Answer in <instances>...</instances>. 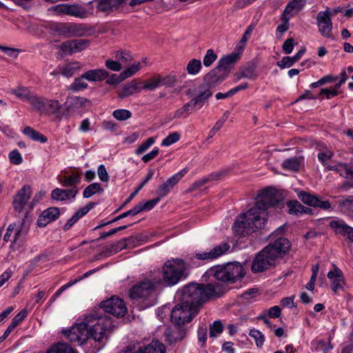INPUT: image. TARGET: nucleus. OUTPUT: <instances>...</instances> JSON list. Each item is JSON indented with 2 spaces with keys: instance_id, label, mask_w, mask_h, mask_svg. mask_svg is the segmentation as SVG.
I'll list each match as a JSON object with an SVG mask.
<instances>
[{
  "instance_id": "obj_56",
  "label": "nucleus",
  "mask_w": 353,
  "mask_h": 353,
  "mask_svg": "<svg viewBox=\"0 0 353 353\" xmlns=\"http://www.w3.org/2000/svg\"><path fill=\"white\" fill-rule=\"evenodd\" d=\"M129 239H123L121 241H117L112 245V250L114 252H118L121 251L123 249L127 248L128 247V241H129Z\"/></svg>"
},
{
  "instance_id": "obj_58",
  "label": "nucleus",
  "mask_w": 353,
  "mask_h": 353,
  "mask_svg": "<svg viewBox=\"0 0 353 353\" xmlns=\"http://www.w3.org/2000/svg\"><path fill=\"white\" fill-rule=\"evenodd\" d=\"M172 310L168 305H163L158 309L157 316L161 320L163 321L165 318L170 316Z\"/></svg>"
},
{
  "instance_id": "obj_14",
  "label": "nucleus",
  "mask_w": 353,
  "mask_h": 353,
  "mask_svg": "<svg viewBox=\"0 0 353 353\" xmlns=\"http://www.w3.org/2000/svg\"><path fill=\"white\" fill-rule=\"evenodd\" d=\"M298 198L305 204L314 208H319L323 210H332V205L329 201H322L314 194L305 191L297 192Z\"/></svg>"
},
{
  "instance_id": "obj_44",
  "label": "nucleus",
  "mask_w": 353,
  "mask_h": 353,
  "mask_svg": "<svg viewBox=\"0 0 353 353\" xmlns=\"http://www.w3.org/2000/svg\"><path fill=\"white\" fill-rule=\"evenodd\" d=\"M72 103L77 108H86L91 107L92 105V103L90 99L82 97H72Z\"/></svg>"
},
{
  "instance_id": "obj_25",
  "label": "nucleus",
  "mask_w": 353,
  "mask_h": 353,
  "mask_svg": "<svg viewBox=\"0 0 353 353\" xmlns=\"http://www.w3.org/2000/svg\"><path fill=\"white\" fill-rule=\"evenodd\" d=\"M108 72L104 69L90 70L81 74V78L90 81H102L108 77Z\"/></svg>"
},
{
  "instance_id": "obj_32",
  "label": "nucleus",
  "mask_w": 353,
  "mask_h": 353,
  "mask_svg": "<svg viewBox=\"0 0 353 353\" xmlns=\"http://www.w3.org/2000/svg\"><path fill=\"white\" fill-rule=\"evenodd\" d=\"M205 90L200 92V94L195 98L191 99L193 106L196 109L201 108L207 102L208 99L212 95V92L210 89L204 88Z\"/></svg>"
},
{
  "instance_id": "obj_62",
  "label": "nucleus",
  "mask_w": 353,
  "mask_h": 353,
  "mask_svg": "<svg viewBox=\"0 0 353 353\" xmlns=\"http://www.w3.org/2000/svg\"><path fill=\"white\" fill-rule=\"evenodd\" d=\"M207 326L203 325L199 327L197 331L198 340L202 343V345L205 343L207 339Z\"/></svg>"
},
{
  "instance_id": "obj_6",
  "label": "nucleus",
  "mask_w": 353,
  "mask_h": 353,
  "mask_svg": "<svg viewBox=\"0 0 353 353\" xmlns=\"http://www.w3.org/2000/svg\"><path fill=\"white\" fill-rule=\"evenodd\" d=\"M154 292V277L150 274V277L144 278L129 290V297L133 301H141L143 303L148 301L145 306L150 307L153 303L149 299L152 296Z\"/></svg>"
},
{
  "instance_id": "obj_28",
  "label": "nucleus",
  "mask_w": 353,
  "mask_h": 353,
  "mask_svg": "<svg viewBox=\"0 0 353 353\" xmlns=\"http://www.w3.org/2000/svg\"><path fill=\"white\" fill-rule=\"evenodd\" d=\"M338 209L343 214L353 217V196L343 197L338 201Z\"/></svg>"
},
{
  "instance_id": "obj_54",
  "label": "nucleus",
  "mask_w": 353,
  "mask_h": 353,
  "mask_svg": "<svg viewBox=\"0 0 353 353\" xmlns=\"http://www.w3.org/2000/svg\"><path fill=\"white\" fill-rule=\"evenodd\" d=\"M217 56L212 49L207 50V52L203 58V65L206 67H210L216 59Z\"/></svg>"
},
{
  "instance_id": "obj_33",
  "label": "nucleus",
  "mask_w": 353,
  "mask_h": 353,
  "mask_svg": "<svg viewBox=\"0 0 353 353\" xmlns=\"http://www.w3.org/2000/svg\"><path fill=\"white\" fill-rule=\"evenodd\" d=\"M333 156L334 152L331 150L326 148L322 151H320L318 153L317 157L319 161L325 167V170H331L330 168H332L333 165H331L330 161Z\"/></svg>"
},
{
  "instance_id": "obj_7",
  "label": "nucleus",
  "mask_w": 353,
  "mask_h": 353,
  "mask_svg": "<svg viewBox=\"0 0 353 353\" xmlns=\"http://www.w3.org/2000/svg\"><path fill=\"white\" fill-rule=\"evenodd\" d=\"M51 29L57 35L63 37H88L93 32L89 25L75 23H54Z\"/></svg>"
},
{
  "instance_id": "obj_41",
  "label": "nucleus",
  "mask_w": 353,
  "mask_h": 353,
  "mask_svg": "<svg viewBox=\"0 0 353 353\" xmlns=\"http://www.w3.org/2000/svg\"><path fill=\"white\" fill-rule=\"evenodd\" d=\"M202 68L201 61L199 59H191L187 64L186 71L190 75H196Z\"/></svg>"
},
{
  "instance_id": "obj_31",
  "label": "nucleus",
  "mask_w": 353,
  "mask_h": 353,
  "mask_svg": "<svg viewBox=\"0 0 353 353\" xmlns=\"http://www.w3.org/2000/svg\"><path fill=\"white\" fill-rule=\"evenodd\" d=\"M57 179L63 187H77L80 183V175L78 174H72L70 175L58 176Z\"/></svg>"
},
{
  "instance_id": "obj_18",
  "label": "nucleus",
  "mask_w": 353,
  "mask_h": 353,
  "mask_svg": "<svg viewBox=\"0 0 353 353\" xmlns=\"http://www.w3.org/2000/svg\"><path fill=\"white\" fill-rule=\"evenodd\" d=\"M27 234L28 229L24 227V223H21L20 225L14 228L10 249L15 251L22 248L24 245Z\"/></svg>"
},
{
  "instance_id": "obj_19",
  "label": "nucleus",
  "mask_w": 353,
  "mask_h": 353,
  "mask_svg": "<svg viewBox=\"0 0 353 353\" xmlns=\"http://www.w3.org/2000/svg\"><path fill=\"white\" fill-rule=\"evenodd\" d=\"M187 172L188 168H185L178 173L172 176L165 183L161 185L158 188V194L160 195V196H165Z\"/></svg>"
},
{
  "instance_id": "obj_12",
  "label": "nucleus",
  "mask_w": 353,
  "mask_h": 353,
  "mask_svg": "<svg viewBox=\"0 0 353 353\" xmlns=\"http://www.w3.org/2000/svg\"><path fill=\"white\" fill-rule=\"evenodd\" d=\"M230 248V245L228 243L222 242L211 250L195 253V257L198 260L212 261L225 254Z\"/></svg>"
},
{
  "instance_id": "obj_45",
  "label": "nucleus",
  "mask_w": 353,
  "mask_h": 353,
  "mask_svg": "<svg viewBox=\"0 0 353 353\" xmlns=\"http://www.w3.org/2000/svg\"><path fill=\"white\" fill-rule=\"evenodd\" d=\"M305 5L303 0H292L289 2L285 8L284 12L290 13L291 12H297L300 10Z\"/></svg>"
},
{
  "instance_id": "obj_60",
  "label": "nucleus",
  "mask_w": 353,
  "mask_h": 353,
  "mask_svg": "<svg viewBox=\"0 0 353 353\" xmlns=\"http://www.w3.org/2000/svg\"><path fill=\"white\" fill-rule=\"evenodd\" d=\"M9 159L10 162L15 165L20 164L23 161L21 155L17 150H14L10 152Z\"/></svg>"
},
{
  "instance_id": "obj_8",
  "label": "nucleus",
  "mask_w": 353,
  "mask_h": 353,
  "mask_svg": "<svg viewBox=\"0 0 353 353\" xmlns=\"http://www.w3.org/2000/svg\"><path fill=\"white\" fill-rule=\"evenodd\" d=\"M214 278L223 282H234L244 275L243 268L238 262L229 263L223 266H219L211 270Z\"/></svg>"
},
{
  "instance_id": "obj_59",
  "label": "nucleus",
  "mask_w": 353,
  "mask_h": 353,
  "mask_svg": "<svg viewBox=\"0 0 353 353\" xmlns=\"http://www.w3.org/2000/svg\"><path fill=\"white\" fill-rule=\"evenodd\" d=\"M97 174L99 179L103 182H108L110 180L109 174L104 165L101 164L98 167Z\"/></svg>"
},
{
  "instance_id": "obj_11",
  "label": "nucleus",
  "mask_w": 353,
  "mask_h": 353,
  "mask_svg": "<svg viewBox=\"0 0 353 353\" xmlns=\"http://www.w3.org/2000/svg\"><path fill=\"white\" fill-rule=\"evenodd\" d=\"M154 88V83H143L134 79L122 87L119 92V97L126 98L137 92H140L142 90H153Z\"/></svg>"
},
{
  "instance_id": "obj_24",
  "label": "nucleus",
  "mask_w": 353,
  "mask_h": 353,
  "mask_svg": "<svg viewBox=\"0 0 353 353\" xmlns=\"http://www.w3.org/2000/svg\"><path fill=\"white\" fill-rule=\"evenodd\" d=\"M165 341L170 344L173 345L183 340L185 336V330L180 327L171 330L170 328H166L164 332Z\"/></svg>"
},
{
  "instance_id": "obj_29",
  "label": "nucleus",
  "mask_w": 353,
  "mask_h": 353,
  "mask_svg": "<svg viewBox=\"0 0 353 353\" xmlns=\"http://www.w3.org/2000/svg\"><path fill=\"white\" fill-rule=\"evenodd\" d=\"M28 103L34 110L40 114L46 113V105L47 104V99L32 94Z\"/></svg>"
},
{
  "instance_id": "obj_46",
  "label": "nucleus",
  "mask_w": 353,
  "mask_h": 353,
  "mask_svg": "<svg viewBox=\"0 0 353 353\" xmlns=\"http://www.w3.org/2000/svg\"><path fill=\"white\" fill-rule=\"evenodd\" d=\"M61 108V105L57 100L47 99V104L46 105V114H56L59 112Z\"/></svg>"
},
{
  "instance_id": "obj_1",
  "label": "nucleus",
  "mask_w": 353,
  "mask_h": 353,
  "mask_svg": "<svg viewBox=\"0 0 353 353\" xmlns=\"http://www.w3.org/2000/svg\"><path fill=\"white\" fill-rule=\"evenodd\" d=\"M225 288L219 283L208 284L191 283L176 293L181 303L172 309L170 321L176 325L189 323L197 314L199 307L212 298L221 296Z\"/></svg>"
},
{
  "instance_id": "obj_2",
  "label": "nucleus",
  "mask_w": 353,
  "mask_h": 353,
  "mask_svg": "<svg viewBox=\"0 0 353 353\" xmlns=\"http://www.w3.org/2000/svg\"><path fill=\"white\" fill-rule=\"evenodd\" d=\"M278 203V195L272 188L262 190L258 194L254 206L236 219L232 226L235 234L243 236L262 229L268 220L267 210Z\"/></svg>"
},
{
  "instance_id": "obj_4",
  "label": "nucleus",
  "mask_w": 353,
  "mask_h": 353,
  "mask_svg": "<svg viewBox=\"0 0 353 353\" xmlns=\"http://www.w3.org/2000/svg\"><path fill=\"white\" fill-rule=\"evenodd\" d=\"M83 323L88 324V344L92 345V341H94L95 345L93 353H96L103 348L108 335L112 330L114 325L111 319L106 315L90 314L85 317Z\"/></svg>"
},
{
  "instance_id": "obj_40",
  "label": "nucleus",
  "mask_w": 353,
  "mask_h": 353,
  "mask_svg": "<svg viewBox=\"0 0 353 353\" xmlns=\"http://www.w3.org/2000/svg\"><path fill=\"white\" fill-rule=\"evenodd\" d=\"M301 165V160L299 158L294 157L285 159L282 163V168L284 170L296 172L299 170Z\"/></svg>"
},
{
  "instance_id": "obj_9",
  "label": "nucleus",
  "mask_w": 353,
  "mask_h": 353,
  "mask_svg": "<svg viewBox=\"0 0 353 353\" xmlns=\"http://www.w3.org/2000/svg\"><path fill=\"white\" fill-rule=\"evenodd\" d=\"M68 339L79 345H88V324L83 321L77 323L71 329L64 332Z\"/></svg>"
},
{
  "instance_id": "obj_47",
  "label": "nucleus",
  "mask_w": 353,
  "mask_h": 353,
  "mask_svg": "<svg viewBox=\"0 0 353 353\" xmlns=\"http://www.w3.org/2000/svg\"><path fill=\"white\" fill-rule=\"evenodd\" d=\"M223 325L220 320L214 321L210 325V336L216 337V336L223 332Z\"/></svg>"
},
{
  "instance_id": "obj_64",
  "label": "nucleus",
  "mask_w": 353,
  "mask_h": 353,
  "mask_svg": "<svg viewBox=\"0 0 353 353\" xmlns=\"http://www.w3.org/2000/svg\"><path fill=\"white\" fill-rule=\"evenodd\" d=\"M114 8L113 6L109 4L108 0H101L98 3L97 9L99 11L103 12H109Z\"/></svg>"
},
{
  "instance_id": "obj_42",
  "label": "nucleus",
  "mask_w": 353,
  "mask_h": 353,
  "mask_svg": "<svg viewBox=\"0 0 353 353\" xmlns=\"http://www.w3.org/2000/svg\"><path fill=\"white\" fill-rule=\"evenodd\" d=\"M103 192V190L101 188L100 184L98 183H93L85 188L83 192V196L84 198H90L97 192Z\"/></svg>"
},
{
  "instance_id": "obj_26",
  "label": "nucleus",
  "mask_w": 353,
  "mask_h": 353,
  "mask_svg": "<svg viewBox=\"0 0 353 353\" xmlns=\"http://www.w3.org/2000/svg\"><path fill=\"white\" fill-rule=\"evenodd\" d=\"M330 168L343 178L353 179V163H337Z\"/></svg>"
},
{
  "instance_id": "obj_51",
  "label": "nucleus",
  "mask_w": 353,
  "mask_h": 353,
  "mask_svg": "<svg viewBox=\"0 0 353 353\" xmlns=\"http://www.w3.org/2000/svg\"><path fill=\"white\" fill-rule=\"evenodd\" d=\"M84 78H77L70 85V89L73 92H79L88 88L87 83L83 81Z\"/></svg>"
},
{
  "instance_id": "obj_50",
  "label": "nucleus",
  "mask_w": 353,
  "mask_h": 353,
  "mask_svg": "<svg viewBox=\"0 0 353 353\" xmlns=\"http://www.w3.org/2000/svg\"><path fill=\"white\" fill-rule=\"evenodd\" d=\"M112 116L118 121H125L132 117L130 110L125 109H117L112 112Z\"/></svg>"
},
{
  "instance_id": "obj_39",
  "label": "nucleus",
  "mask_w": 353,
  "mask_h": 353,
  "mask_svg": "<svg viewBox=\"0 0 353 353\" xmlns=\"http://www.w3.org/2000/svg\"><path fill=\"white\" fill-rule=\"evenodd\" d=\"M47 353H77L68 344L64 343H57L51 347Z\"/></svg>"
},
{
  "instance_id": "obj_49",
  "label": "nucleus",
  "mask_w": 353,
  "mask_h": 353,
  "mask_svg": "<svg viewBox=\"0 0 353 353\" xmlns=\"http://www.w3.org/2000/svg\"><path fill=\"white\" fill-rule=\"evenodd\" d=\"M140 69V63L136 62L132 64L130 67L125 69L122 72H121V79H125L128 77H130L133 74H134L139 70Z\"/></svg>"
},
{
  "instance_id": "obj_22",
  "label": "nucleus",
  "mask_w": 353,
  "mask_h": 353,
  "mask_svg": "<svg viewBox=\"0 0 353 353\" xmlns=\"http://www.w3.org/2000/svg\"><path fill=\"white\" fill-rule=\"evenodd\" d=\"M60 214L59 208L51 207L43 211L37 219L39 227H45L49 223L56 220Z\"/></svg>"
},
{
  "instance_id": "obj_3",
  "label": "nucleus",
  "mask_w": 353,
  "mask_h": 353,
  "mask_svg": "<svg viewBox=\"0 0 353 353\" xmlns=\"http://www.w3.org/2000/svg\"><path fill=\"white\" fill-rule=\"evenodd\" d=\"M290 245L289 240L282 236L270 243L256 254L251 266L252 272H263L275 266L278 261L288 252Z\"/></svg>"
},
{
  "instance_id": "obj_34",
  "label": "nucleus",
  "mask_w": 353,
  "mask_h": 353,
  "mask_svg": "<svg viewBox=\"0 0 353 353\" xmlns=\"http://www.w3.org/2000/svg\"><path fill=\"white\" fill-rule=\"evenodd\" d=\"M23 133L34 141L43 143L48 141V139L46 136L30 126H26L23 129Z\"/></svg>"
},
{
  "instance_id": "obj_38",
  "label": "nucleus",
  "mask_w": 353,
  "mask_h": 353,
  "mask_svg": "<svg viewBox=\"0 0 353 353\" xmlns=\"http://www.w3.org/2000/svg\"><path fill=\"white\" fill-rule=\"evenodd\" d=\"M10 94L14 95L18 99L22 101H30V98L32 97V94L30 90L26 87H18L10 90Z\"/></svg>"
},
{
  "instance_id": "obj_13",
  "label": "nucleus",
  "mask_w": 353,
  "mask_h": 353,
  "mask_svg": "<svg viewBox=\"0 0 353 353\" xmlns=\"http://www.w3.org/2000/svg\"><path fill=\"white\" fill-rule=\"evenodd\" d=\"M90 42L88 39L68 40L61 43L59 48L65 55H71L87 48Z\"/></svg>"
},
{
  "instance_id": "obj_15",
  "label": "nucleus",
  "mask_w": 353,
  "mask_h": 353,
  "mask_svg": "<svg viewBox=\"0 0 353 353\" xmlns=\"http://www.w3.org/2000/svg\"><path fill=\"white\" fill-rule=\"evenodd\" d=\"M228 76L220 69L215 67L210 72L206 74L203 78V88L211 89L221 83Z\"/></svg>"
},
{
  "instance_id": "obj_63",
  "label": "nucleus",
  "mask_w": 353,
  "mask_h": 353,
  "mask_svg": "<svg viewBox=\"0 0 353 353\" xmlns=\"http://www.w3.org/2000/svg\"><path fill=\"white\" fill-rule=\"evenodd\" d=\"M332 349V346L324 341H319L316 343V350L318 351H321L323 353H328Z\"/></svg>"
},
{
  "instance_id": "obj_37",
  "label": "nucleus",
  "mask_w": 353,
  "mask_h": 353,
  "mask_svg": "<svg viewBox=\"0 0 353 353\" xmlns=\"http://www.w3.org/2000/svg\"><path fill=\"white\" fill-rule=\"evenodd\" d=\"M61 73L63 76L69 78L71 77L76 71L80 69V63L79 62L70 63L63 67L59 68Z\"/></svg>"
},
{
  "instance_id": "obj_61",
  "label": "nucleus",
  "mask_w": 353,
  "mask_h": 353,
  "mask_svg": "<svg viewBox=\"0 0 353 353\" xmlns=\"http://www.w3.org/2000/svg\"><path fill=\"white\" fill-rule=\"evenodd\" d=\"M227 119V117H223L220 119L213 126V128L211 129L208 139L212 138L214 136V134L222 128L224 123L225 122Z\"/></svg>"
},
{
  "instance_id": "obj_52",
  "label": "nucleus",
  "mask_w": 353,
  "mask_h": 353,
  "mask_svg": "<svg viewBox=\"0 0 353 353\" xmlns=\"http://www.w3.org/2000/svg\"><path fill=\"white\" fill-rule=\"evenodd\" d=\"M116 59L121 64L127 65L132 59V55L125 51H118L116 54Z\"/></svg>"
},
{
  "instance_id": "obj_48",
  "label": "nucleus",
  "mask_w": 353,
  "mask_h": 353,
  "mask_svg": "<svg viewBox=\"0 0 353 353\" xmlns=\"http://www.w3.org/2000/svg\"><path fill=\"white\" fill-rule=\"evenodd\" d=\"M250 336L254 339L257 347H262L264 344L265 336L261 332L256 329H252L249 333Z\"/></svg>"
},
{
  "instance_id": "obj_55",
  "label": "nucleus",
  "mask_w": 353,
  "mask_h": 353,
  "mask_svg": "<svg viewBox=\"0 0 353 353\" xmlns=\"http://www.w3.org/2000/svg\"><path fill=\"white\" fill-rule=\"evenodd\" d=\"M154 143V138L150 137L145 142L141 144L139 148L136 150L135 153L137 155H140L145 152L153 143Z\"/></svg>"
},
{
  "instance_id": "obj_10",
  "label": "nucleus",
  "mask_w": 353,
  "mask_h": 353,
  "mask_svg": "<svg viewBox=\"0 0 353 353\" xmlns=\"http://www.w3.org/2000/svg\"><path fill=\"white\" fill-rule=\"evenodd\" d=\"M101 307L105 312L117 317L123 316L127 312L125 302L117 296H112L110 299L101 302Z\"/></svg>"
},
{
  "instance_id": "obj_53",
  "label": "nucleus",
  "mask_w": 353,
  "mask_h": 353,
  "mask_svg": "<svg viewBox=\"0 0 353 353\" xmlns=\"http://www.w3.org/2000/svg\"><path fill=\"white\" fill-rule=\"evenodd\" d=\"M180 134L177 132H172L167 136L161 142V145L169 146L179 141Z\"/></svg>"
},
{
  "instance_id": "obj_36",
  "label": "nucleus",
  "mask_w": 353,
  "mask_h": 353,
  "mask_svg": "<svg viewBox=\"0 0 353 353\" xmlns=\"http://www.w3.org/2000/svg\"><path fill=\"white\" fill-rule=\"evenodd\" d=\"M176 78L173 74L156 76V88L160 86L171 87L174 85Z\"/></svg>"
},
{
  "instance_id": "obj_57",
  "label": "nucleus",
  "mask_w": 353,
  "mask_h": 353,
  "mask_svg": "<svg viewBox=\"0 0 353 353\" xmlns=\"http://www.w3.org/2000/svg\"><path fill=\"white\" fill-rule=\"evenodd\" d=\"M256 77L254 70L252 68H245L240 74H236V79L239 80L241 78H246L248 79H253Z\"/></svg>"
},
{
  "instance_id": "obj_30",
  "label": "nucleus",
  "mask_w": 353,
  "mask_h": 353,
  "mask_svg": "<svg viewBox=\"0 0 353 353\" xmlns=\"http://www.w3.org/2000/svg\"><path fill=\"white\" fill-rule=\"evenodd\" d=\"M305 52V49H301L296 53L294 56L284 57L280 61H278L276 64L281 69L290 68L292 65H293L296 62H297L303 57Z\"/></svg>"
},
{
  "instance_id": "obj_5",
  "label": "nucleus",
  "mask_w": 353,
  "mask_h": 353,
  "mask_svg": "<svg viewBox=\"0 0 353 353\" xmlns=\"http://www.w3.org/2000/svg\"><path fill=\"white\" fill-rule=\"evenodd\" d=\"M162 281L166 286H174L188 276V264L181 259L167 261L162 268Z\"/></svg>"
},
{
  "instance_id": "obj_21",
  "label": "nucleus",
  "mask_w": 353,
  "mask_h": 353,
  "mask_svg": "<svg viewBox=\"0 0 353 353\" xmlns=\"http://www.w3.org/2000/svg\"><path fill=\"white\" fill-rule=\"evenodd\" d=\"M327 276L331 281V289L334 293L343 288L345 280L343 274L340 269L334 266V270H330Z\"/></svg>"
},
{
  "instance_id": "obj_17",
  "label": "nucleus",
  "mask_w": 353,
  "mask_h": 353,
  "mask_svg": "<svg viewBox=\"0 0 353 353\" xmlns=\"http://www.w3.org/2000/svg\"><path fill=\"white\" fill-rule=\"evenodd\" d=\"M330 228L337 234L347 238L351 243L353 242V228L348 225L343 220H332L329 223Z\"/></svg>"
},
{
  "instance_id": "obj_43",
  "label": "nucleus",
  "mask_w": 353,
  "mask_h": 353,
  "mask_svg": "<svg viewBox=\"0 0 353 353\" xmlns=\"http://www.w3.org/2000/svg\"><path fill=\"white\" fill-rule=\"evenodd\" d=\"M288 212L291 214H299L306 212L305 207L297 201H291L288 203Z\"/></svg>"
},
{
  "instance_id": "obj_27",
  "label": "nucleus",
  "mask_w": 353,
  "mask_h": 353,
  "mask_svg": "<svg viewBox=\"0 0 353 353\" xmlns=\"http://www.w3.org/2000/svg\"><path fill=\"white\" fill-rule=\"evenodd\" d=\"M26 310H21L12 320L11 324L7 327L3 334L0 337V343H2L10 332L27 316Z\"/></svg>"
},
{
  "instance_id": "obj_23",
  "label": "nucleus",
  "mask_w": 353,
  "mask_h": 353,
  "mask_svg": "<svg viewBox=\"0 0 353 353\" xmlns=\"http://www.w3.org/2000/svg\"><path fill=\"white\" fill-rule=\"evenodd\" d=\"M239 59V54L233 52L228 56L222 57L218 62L217 68L220 69L227 76L230 74L232 68Z\"/></svg>"
},
{
  "instance_id": "obj_20",
  "label": "nucleus",
  "mask_w": 353,
  "mask_h": 353,
  "mask_svg": "<svg viewBox=\"0 0 353 353\" xmlns=\"http://www.w3.org/2000/svg\"><path fill=\"white\" fill-rule=\"evenodd\" d=\"M31 188L28 185H24L19 190L13 200V206L16 210L21 212L23 209L31 196Z\"/></svg>"
},
{
  "instance_id": "obj_16",
  "label": "nucleus",
  "mask_w": 353,
  "mask_h": 353,
  "mask_svg": "<svg viewBox=\"0 0 353 353\" xmlns=\"http://www.w3.org/2000/svg\"><path fill=\"white\" fill-rule=\"evenodd\" d=\"M331 13L328 8L324 12H320L317 14L316 22L319 30L323 37H330L332 28V23L330 19Z\"/></svg>"
},
{
  "instance_id": "obj_35",
  "label": "nucleus",
  "mask_w": 353,
  "mask_h": 353,
  "mask_svg": "<svg viewBox=\"0 0 353 353\" xmlns=\"http://www.w3.org/2000/svg\"><path fill=\"white\" fill-rule=\"evenodd\" d=\"M68 15L84 19L88 16V13L87 10L81 6L68 4Z\"/></svg>"
}]
</instances>
